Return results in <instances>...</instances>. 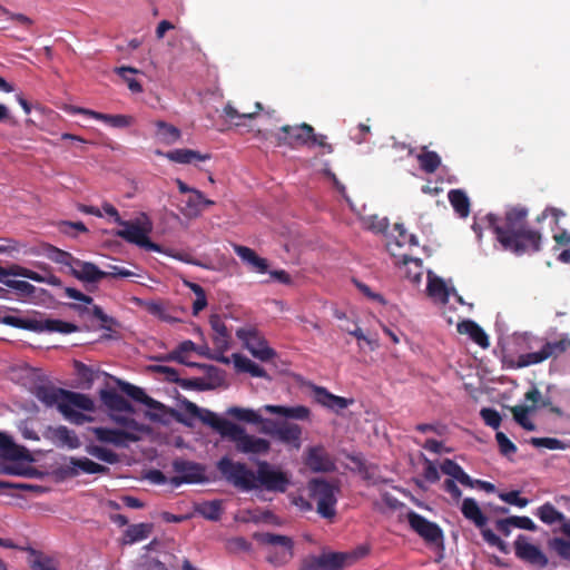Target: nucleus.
Returning <instances> with one entry per match:
<instances>
[{"label":"nucleus","instance_id":"25","mask_svg":"<svg viewBox=\"0 0 570 570\" xmlns=\"http://www.w3.org/2000/svg\"><path fill=\"white\" fill-rule=\"evenodd\" d=\"M66 471L70 475H79L80 473L86 474H104L109 471L105 465L98 464L88 458H69L66 465Z\"/></svg>","mask_w":570,"mask_h":570},{"label":"nucleus","instance_id":"7","mask_svg":"<svg viewBox=\"0 0 570 570\" xmlns=\"http://www.w3.org/2000/svg\"><path fill=\"white\" fill-rule=\"evenodd\" d=\"M257 541L263 544L266 560L275 567L288 563L294 557V541L291 537L264 532L256 534Z\"/></svg>","mask_w":570,"mask_h":570},{"label":"nucleus","instance_id":"4","mask_svg":"<svg viewBox=\"0 0 570 570\" xmlns=\"http://www.w3.org/2000/svg\"><path fill=\"white\" fill-rule=\"evenodd\" d=\"M267 412L286 419L306 421L309 420L311 411L304 405L285 406V405H273L266 404L261 410L256 411L248 407L230 406L226 410V415L249 424H263L265 425V419H263L261 412Z\"/></svg>","mask_w":570,"mask_h":570},{"label":"nucleus","instance_id":"28","mask_svg":"<svg viewBox=\"0 0 570 570\" xmlns=\"http://www.w3.org/2000/svg\"><path fill=\"white\" fill-rule=\"evenodd\" d=\"M77 112L89 116L96 120L104 121L110 127L114 128H127L129 127L134 119L131 116L127 115H108V114H101L98 111H94L90 109L79 108Z\"/></svg>","mask_w":570,"mask_h":570},{"label":"nucleus","instance_id":"31","mask_svg":"<svg viewBox=\"0 0 570 570\" xmlns=\"http://www.w3.org/2000/svg\"><path fill=\"white\" fill-rule=\"evenodd\" d=\"M101 400L111 413H129L134 414L135 410L131 403L122 395L114 391H104Z\"/></svg>","mask_w":570,"mask_h":570},{"label":"nucleus","instance_id":"3","mask_svg":"<svg viewBox=\"0 0 570 570\" xmlns=\"http://www.w3.org/2000/svg\"><path fill=\"white\" fill-rule=\"evenodd\" d=\"M18 276L52 286L61 284L60 279L49 272L40 274L20 265H13L9 268L0 266V284L13 289L19 296L32 297L36 293V287L26 281L16 279L14 277Z\"/></svg>","mask_w":570,"mask_h":570},{"label":"nucleus","instance_id":"40","mask_svg":"<svg viewBox=\"0 0 570 570\" xmlns=\"http://www.w3.org/2000/svg\"><path fill=\"white\" fill-rule=\"evenodd\" d=\"M121 391L125 392L128 396L138 401L149 409H160L161 403L148 396L145 391L138 386H135L130 383H121Z\"/></svg>","mask_w":570,"mask_h":570},{"label":"nucleus","instance_id":"60","mask_svg":"<svg viewBox=\"0 0 570 570\" xmlns=\"http://www.w3.org/2000/svg\"><path fill=\"white\" fill-rule=\"evenodd\" d=\"M32 570H59L57 561L49 557L38 556L31 563Z\"/></svg>","mask_w":570,"mask_h":570},{"label":"nucleus","instance_id":"41","mask_svg":"<svg viewBox=\"0 0 570 570\" xmlns=\"http://www.w3.org/2000/svg\"><path fill=\"white\" fill-rule=\"evenodd\" d=\"M155 126L157 129L156 135L161 142L173 145L180 139L181 134L177 127L163 120H157Z\"/></svg>","mask_w":570,"mask_h":570},{"label":"nucleus","instance_id":"55","mask_svg":"<svg viewBox=\"0 0 570 570\" xmlns=\"http://www.w3.org/2000/svg\"><path fill=\"white\" fill-rule=\"evenodd\" d=\"M49 258L57 264L68 267L69 271L71 269V263L76 261V257L71 254L55 247L50 249Z\"/></svg>","mask_w":570,"mask_h":570},{"label":"nucleus","instance_id":"42","mask_svg":"<svg viewBox=\"0 0 570 570\" xmlns=\"http://www.w3.org/2000/svg\"><path fill=\"white\" fill-rule=\"evenodd\" d=\"M404 275L413 284H420L423 276L422 261L419 258H407L403 261Z\"/></svg>","mask_w":570,"mask_h":570},{"label":"nucleus","instance_id":"12","mask_svg":"<svg viewBox=\"0 0 570 570\" xmlns=\"http://www.w3.org/2000/svg\"><path fill=\"white\" fill-rule=\"evenodd\" d=\"M289 485V476L279 468L272 465L266 461L257 463L255 472V489H264L271 492H285Z\"/></svg>","mask_w":570,"mask_h":570},{"label":"nucleus","instance_id":"16","mask_svg":"<svg viewBox=\"0 0 570 570\" xmlns=\"http://www.w3.org/2000/svg\"><path fill=\"white\" fill-rule=\"evenodd\" d=\"M406 520L410 527L428 543L442 544L443 531L436 523L429 521L414 511L407 512Z\"/></svg>","mask_w":570,"mask_h":570},{"label":"nucleus","instance_id":"1","mask_svg":"<svg viewBox=\"0 0 570 570\" xmlns=\"http://www.w3.org/2000/svg\"><path fill=\"white\" fill-rule=\"evenodd\" d=\"M527 215L524 207H511L505 213L503 225H498L495 216H488L489 224L504 249L518 255L539 250L541 236L527 227Z\"/></svg>","mask_w":570,"mask_h":570},{"label":"nucleus","instance_id":"51","mask_svg":"<svg viewBox=\"0 0 570 570\" xmlns=\"http://www.w3.org/2000/svg\"><path fill=\"white\" fill-rule=\"evenodd\" d=\"M530 444L534 448H544L548 450H564L566 444L556 438H531Z\"/></svg>","mask_w":570,"mask_h":570},{"label":"nucleus","instance_id":"56","mask_svg":"<svg viewBox=\"0 0 570 570\" xmlns=\"http://www.w3.org/2000/svg\"><path fill=\"white\" fill-rule=\"evenodd\" d=\"M299 570H325L323 553L307 556L302 560Z\"/></svg>","mask_w":570,"mask_h":570},{"label":"nucleus","instance_id":"32","mask_svg":"<svg viewBox=\"0 0 570 570\" xmlns=\"http://www.w3.org/2000/svg\"><path fill=\"white\" fill-rule=\"evenodd\" d=\"M281 130L284 132V137H281L283 144L288 145L293 148L301 146H308L309 138H307V130L303 129V124L298 126H283Z\"/></svg>","mask_w":570,"mask_h":570},{"label":"nucleus","instance_id":"26","mask_svg":"<svg viewBox=\"0 0 570 570\" xmlns=\"http://www.w3.org/2000/svg\"><path fill=\"white\" fill-rule=\"evenodd\" d=\"M314 397L317 403L334 412H340L353 403L352 399L334 395L326 389L320 386L314 389Z\"/></svg>","mask_w":570,"mask_h":570},{"label":"nucleus","instance_id":"29","mask_svg":"<svg viewBox=\"0 0 570 570\" xmlns=\"http://www.w3.org/2000/svg\"><path fill=\"white\" fill-rule=\"evenodd\" d=\"M0 455L6 460L18 461L27 458V450L17 445L8 433L0 431Z\"/></svg>","mask_w":570,"mask_h":570},{"label":"nucleus","instance_id":"13","mask_svg":"<svg viewBox=\"0 0 570 570\" xmlns=\"http://www.w3.org/2000/svg\"><path fill=\"white\" fill-rule=\"evenodd\" d=\"M261 431L281 443L293 446L294 449L298 450L301 448L302 428L298 424L287 421L277 422L266 420L265 425L262 426Z\"/></svg>","mask_w":570,"mask_h":570},{"label":"nucleus","instance_id":"53","mask_svg":"<svg viewBox=\"0 0 570 570\" xmlns=\"http://www.w3.org/2000/svg\"><path fill=\"white\" fill-rule=\"evenodd\" d=\"M303 129L307 130V138H309V147L320 146L326 148L328 153H332L333 148L331 145L326 142V136L315 134L314 128L305 122L303 124Z\"/></svg>","mask_w":570,"mask_h":570},{"label":"nucleus","instance_id":"36","mask_svg":"<svg viewBox=\"0 0 570 570\" xmlns=\"http://www.w3.org/2000/svg\"><path fill=\"white\" fill-rule=\"evenodd\" d=\"M441 471L449 475L452 480L460 482L462 485L472 488L474 481L464 472V470L454 461L446 459L440 466Z\"/></svg>","mask_w":570,"mask_h":570},{"label":"nucleus","instance_id":"54","mask_svg":"<svg viewBox=\"0 0 570 570\" xmlns=\"http://www.w3.org/2000/svg\"><path fill=\"white\" fill-rule=\"evenodd\" d=\"M495 440L502 455L510 456L517 452V446L503 432H497Z\"/></svg>","mask_w":570,"mask_h":570},{"label":"nucleus","instance_id":"38","mask_svg":"<svg viewBox=\"0 0 570 570\" xmlns=\"http://www.w3.org/2000/svg\"><path fill=\"white\" fill-rule=\"evenodd\" d=\"M151 523H136L127 528L124 534V544H132L147 539L153 531Z\"/></svg>","mask_w":570,"mask_h":570},{"label":"nucleus","instance_id":"24","mask_svg":"<svg viewBox=\"0 0 570 570\" xmlns=\"http://www.w3.org/2000/svg\"><path fill=\"white\" fill-rule=\"evenodd\" d=\"M186 411L191 416L199 419L202 422L215 429L223 438L225 436V424L233 423L228 420L219 419L214 412L206 409H202L191 402H188L186 404Z\"/></svg>","mask_w":570,"mask_h":570},{"label":"nucleus","instance_id":"58","mask_svg":"<svg viewBox=\"0 0 570 570\" xmlns=\"http://www.w3.org/2000/svg\"><path fill=\"white\" fill-rule=\"evenodd\" d=\"M365 228L374 233H383L386 230L389 223L386 218H379L376 216H368L363 219Z\"/></svg>","mask_w":570,"mask_h":570},{"label":"nucleus","instance_id":"27","mask_svg":"<svg viewBox=\"0 0 570 570\" xmlns=\"http://www.w3.org/2000/svg\"><path fill=\"white\" fill-rule=\"evenodd\" d=\"M145 307L151 315L166 323L175 324L181 322V318L178 315L179 312H183L181 308L156 301L146 302Z\"/></svg>","mask_w":570,"mask_h":570},{"label":"nucleus","instance_id":"34","mask_svg":"<svg viewBox=\"0 0 570 570\" xmlns=\"http://www.w3.org/2000/svg\"><path fill=\"white\" fill-rule=\"evenodd\" d=\"M461 512L465 519L473 522L478 528L482 529L488 522L487 517L483 514L476 501L472 498H465L463 500Z\"/></svg>","mask_w":570,"mask_h":570},{"label":"nucleus","instance_id":"48","mask_svg":"<svg viewBox=\"0 0 570 570\" xmlns=\"http://www.w3.org/2000/svg\"><path fill=\"white\" fill-rule=\"evenodd\" d=\"M204 200V194L198 189L193 190L188 197L183 214L187 217H197L202 213V202Z\"/></svg>","mask_w":570,"mask_h":570},{"label":"nucleus","instance_id":"14","mask_svg":"<svg viewBox=\"0 0 570 570\" xmlns=\"http://www.w3.org/2000/svg\"><path fill=\"white\" fill-rule=\"evenodd\" d=\"M175 476L169 479V484L177 488L184 483L194 484L206 481L205 466L183 459L173 462Z\"/></svg>","mask_w":570,"mask_h":570},{"label":"nucleus","instance_id":"59","mask_svg":"<svg viewBox=\"0 0 570 570\" xmlns=\"http://www.w3.org/2000/svg\"><path fill=\"white\" fill-rule=\"evenodd\" d=\"M499 498L503 502L517 505L519 508H524L530 502L528 499L521 498L519 491L502 492L499 494Z\"/></svg>","mask_w":570,"mask_h":570},{"label":"nucleus","instance_id":"11","mask_svg":"<svg viewBox=\"0 0 570 570\" xmlns=\"http://www.w3.org/2000/svg\"><path fill=\"white\" fill-rule=\"evenodd\" d=\"M119 226H121V229L116 232L117 236L145 249L160 252V247L150 242L148 237L151 230V223L146 216L135 222L122 220Z\"/></svg>","mask_w":570,"mask_h":570},{"label":"nucleus","instance_id":"63","mask_svg":"<svg viewBox=\"0 0 570 570\" xmlns=\"http://www.w3.org/2000/svg\"><path fill=\"white\" fill-rule=\"evenodd\" d=\"M483 539L492 547H497L501 551H505V543L490 529L481 530Z\"/></svg>","mask_w":570,"mask_h":570},{"label":"nucleus","instance_id":"47","mask_svg":"<svg viewBox=\"0 0 570 570\" xmlns=\"http://www.w3.org/2000/svg\"><path fill=\"white\" fill-rule=\"evenodd\" d=\"M115 72L119 75L122 80L127 83L128 89L134 94H139L142 91L141 83L134 78V75L138 73L139 70L131 67H118L115 69Z\"/></svg>","mask_w":570,"mask_h":570},{"label":"nucleus","instance_id":"50","mask_svg":"<svg viewBox=\"0 0 570 570\" xmlns=\"http://www.w3.org/2000/svg\"><path fill=\"white\" fill-rule=\"evenodd\" d=\"M421 168L426 173H434L441 164L439 155L434 151H426L417 156Z\"/></svg>","mask_w":570,"mask_h":570},{"label":"nucleus","instance_id":"15","mask_svg":"<svg viewBox=\"0 0 570 570\" xmlns=\"http://www.w3.org/2000/svg\"><path fill=\"white\" fill-rule=\"evenodd\" d=\"M236 336L244 343L250 354L259 361L266 362L276 355L275 351L268 346L267 341L254 328H238Z\"/></svg>","mask_w":570,"mask_h":570},{"label":"nucleus","instance_id":"45","mask_svg":"<svg viewBox=\"0 0 570 570\" xmlns=\"http://www.w3.org/2000/svg\"><path fill=\"white\" fill-rule=\"evenodd\" d=\"M210 326L215 332V344L219 348H226L228 344V331L218 315H212L209 320Z\"/></svg>","mask_w":570,"mask_h":570},{"label":"nucleus","instance_id":"37","mask_svg":"<svg viewBox=\"0 0 570 570\" xmlns=\"http://www.w3.org/2000/svg\"><path fill=\"white\" fill-rule=\"evenodd\" d=\"M232 360L234 363L235 368L238 372L249 373L254 377H266V371L257 365L255 362H253L247 356H244L238 353H234L232 355Z\"/></svg>","mask_w":570,"mask_h":570},{"label":"nucleus","instance_id":"49","mask_svg":"<svg viewBox=\"0 0 570 570\" xmlns=\"http://www.w3.org/2000/svg\"><path fill=\"white\" fill-rule=\"evenodd\" d=\"M87 452L94 458L109 464H115L119 461L118 454L107 448L90 445L87 448Z\"/></svg>","mask_w":570,"mask_h":570},{"label":"nucleus","instance_id":"39","mask_svg":"<svg viewBox=\"0 0 570 570\" xmlns=\"http://www.w3.org/2000/svg\"><path fill=\"white\" fill-rule=\"evenodd\" d=\"M535 515L546 524L552 525L560 523L563 527L564 521H568L563 513L558 511L551 503L547 502L539 507L535 511Z\"/></svg>","mask_w":570,"mask_h":570},{"label":"nucleus","instance_id":"8","mask_svg":"<svg viewBox=\"0 0 570 570\" xmlns=\"http://www.w3.org/2000/svg\"><path fill=\"white\" fill-rule=\"evenodd\" d=\"M307 490L309 497L317 503V512L323 518H333L336 513L335 505L340 491L338 484L334 481L315 478L308 482Z\"/></svg>","mask_w":570,"mask_h":570},{"label":"nucleus","instance_id":"5","mask_svg":"<svg viewBox=\"0 0 570 570\" xmlns=\"http://www.w3.org/2000/svg\"><path fill=\"white\" fill-rule=\"evenodd\" d=\"M525 338L529 340L528 347H538V351L520 354L517 358V367H527L542 363L550 357H558L570 347V338L567 335H562L556 342L543 341L528 335Z\"/></svg>","mask_w":570,"mask_h":570},{"label":"nucleus","instance_id":"22","mask_svg":"<svg viewBox=\"0 0 570 570\" xmlns=\"http://www.w3.org/2000/svg\"><path fill=\"white\" fill-rule=\"evenodd\" d=\"M453 287H449L445 282L434 275L431 271L428 272V286L426 294L438 305H445L451 298Z\"/></svg>","mask_w":570,"mask_h":570},{"label":"nucleus","instance_id":"30","mask_svg":"<svg viewBox=\"0 0 570 570\" xmlns=\"http://www.w3.org/2000/svg\"><path fill=\"white\" fill-rule=\"evenodd\" d=\"M158 154L177 164H195L197 161H205L210 159L209 154H200L197 150L185 148L170 150L168 153L158 151Z\"/></svg>","mask_w":570,"mask_h":570},{"label":"nucleus","instance_id":"57","mask_svg":"<svg viewBox=\"0 0 570 570\" xmlns=\"http://www.w3.org/2000/svg\"><path fill=\"white\" fill-rule=\"evenodd\" d=\"M480 415H481L482 420L484 421V423L488 426H491L492 429H498L501 424V416H500L499 412L494 409L483 407L480 411Z\"/></svg>","mask_w":570,"mask_h":570},{"label":"nucleus","instance_id":"21","mask_svg":"<svg viewBox=\"0 0 570 570\" xmlns=\"http://www.w3.org/2000/svg\"><path fill=\"white\" fill-rule=\"evenodd\" d=\"M69 273L83 283H97L107 277L105 271H101L94 263L85 262L78 258L71 263V269Z\"/></svg>","mask_w":570,"mask_h":570},{"label":"nucleus","instance_id":"18","mask_svg":"<svg viewBox=\"0 0 570 570\" xmlns=\"http://www.w3.org/2000/svg\"><path fill=\"white\" fill-rule=\"evenodd\" d=\"M366 553L367 549L364 547L348 552H323L325 570H341L353 564Z\"/></svg>","mask_w":570,"mask_h":570},{"label":"nucleus","instance_id":"52","mask_svg":"<svg viewBox=\"0 0 570 570\" xmlns=\"http://www.w3.org/2000/svg\"><path fill=\"white\" fill-rule=\"evenodd\" d=\"M200 514L212 521H217L222 514V507L219 501L205 502L199 508Z\"/></svg>","mask_w":570,"mask_h":570},{"label":"nucleus","instance_id":"10","mask_svg":"<svg viewBox=\"0 0 570 570\" xmlns=\"http://www.w3.org/2000/svg\"><path fill=\"white\" fill-rule=\"evenodd\" d=\"M217 469L224 479L235 488L243 491L255 490V472L249 470L245 463L223 456L217 462Z\"/></svg>","mask_w":570,"mask_h":570},{"label":"nucleus","instance_id":"43","mask_svg":"<svg viewBox=\"0 0 570 570\" xmlns=\"http://www.w3.org/2000/svg\"><path fill=\"white\" fill-rule=\"evenodd\" d=\"M514 421L527 431H534L535 424L530 420L529 414L534 412V406L515 405L511 407Z\"/></svg>","mask_w":570,"mask_h":570},{"label":"nucleus","instance_id":"44","mask_svg":"<svg viewBox=\"0 0 570 570\" xmlns=\"http://www.w3.org/2000/svg\"><path fill=\"white\" fill-rule=\"evenodd\" d=\"M129 413H111V420L121 425L127 432H132L136 434H140L147 431L146 426L138 423L135 419L128 416Z\"/></svg>","mask_w":570,"mask_h":570},{"label":"nucleus","instance_id":"61","mask_svg":"<svg viewBox=\"0 0 570 570\" xmlns=\"http://www.w3.org/2000/svg\"><path fill=\"white\" fill-rule=\"evenodd\" d=\"M109 271H105V274H107V277H115V278H129L134 276H140V274L130 271L128 268H125L122 266L117 265H109Z\"/></svg>","mask_w":570,"mask_h":570},{"label":"nucleus","instance_id":"46","mask_svg":"<svg viewBox=\"0 0 570 570\" xmlns=\"http://www.w3.org/2000/svg\"><path fill=\"white\" fill-rule=\"evenodd\" d=\"M449 200L453 206L454 210L461 216L466 217L469 215V198L460 189H453L449 193Z\"/></svg>","mask_w":570,"mask_h":570},{"label":"nucleus","instance_id":"33","mask_svg":"<svg viewBox=\"0 0 570 570\" xmlns=\"http://www.w3.org/2000/svg\"><path fill=\"white\" fill-rule=\"evenodd\" d=\"M234 250L244 263L248 264L256 272L261 274L267 272V261L259 257L252 248L242 245H234Z\"/></svg>","mask_w":570,"mask_h":570},{"label":"nucleus","instance_id":"64","mask_svg":"<svg viewBox=\"0 0 570 570\" xmlns=\"http://www.w3.org/2000/svg\"><path fill=\"white\" fill-rule=\"evenodd\" d=\"M423 475L426 481L434 483L440 479L436 465L429 459L424 458Z\"/></svg>","mask_w":570,"mask_h":570},{"label":"nucleus","instance_id":"23","mask_svg":"<svg viewBox=\"0 0 570 570\" xmlns=\"http://www.w3.org/2000/svg\"><path fill=\"white\" fill-rule=\"evenodd\" d=\"M46 438L58 448L75 450L81 445L78 435L72 430L63 425L49 428L46 432Z\"/></svg>","mask_w":570,"mask_h":570},{"label":"nucleus","instance_id":"35","mask_svg":"<svg viewBox=\"0 0 570 570\" xmlns=\"http://www.w3.org/2000/svg\"><path fill=\"white\" fill-rule=\"evenodd\" d=\"M458 331L461 334H466L469 337L483 348L489 346V338L485 332L473 321L466 320L458 325Z\"/></svg>","mask_w":570,"mask_h":570},{"label":"nucleus","instance_id":"19","mask_svg":"<svg viewBox=\"0 0 570 570\" xmlns=\"http://www.w3.org/2000/svg\"><path fill=\"white\" fill-rule=\"evenodd\" d=\"M515 554L534 566L544 567L548 563V559L539 547L529 542L524 535H519L514 541Z\"/></svg>","mask_w":570,"mask_h":570},{"label":"nucleus","instance_id":"2","mask_svg":"<svg viewBox=\"0 0 570 570\" xmlns=\"http://www.w3.org/2000/svg\"><path fill=\"white\" fill-rule=\"evenodd\" d=\"M37 399L48 407H57L63 417L72 424L82 425L92 417L82 413L95 410L94 401L81 393L70 392L51 386H40L36 391Z\"/></svg>","mask_w":570,"mask_h":570},{"label":"nucleus","instance_id":"6","mask_svg":"<svg viewBox=\"0 0 570 570\" xmlns=\"http://www.w3.org/2000/svg\"><path fill=\"white\" fill-rule=\"evenodd\" d=\"M225 436L235 444L237 452L253 455H265L271 450V442L264 438L247 433L246 429L236 424H225Z\"/></svg>","mask_w":570,"mask_h":570},{"label":"nucleus","instance_id":"20","mask_svg":"<svg viewBox=\"0 0 570 570\" xmlns=\"http://www.w3.org/2000/svg\"><path fill=\"white\" fill-rule=\"evenodd\" d=\"M304 462L313 472H328L334 462L323 446H311L306 450Z\"/></svg>","mask_w":570,"mask_h":570},{"label":"nucleus","instance_id":"62","mask_svg":"<svg viewBox=\"0 0 570 570\" xmlns=\"http://www.w3.org/2000/svg\"><path fill=\"white\" fill-rule=\"evenodd\" d=\"M345 332L355 336L358 341H364L371 347V350H375L379 346L377 341L374 338L367 337L363 333L362 328L360 326H357L356 324H354L353 328H345Z\"/></svg>","mask_w":570,"mask_h":570},{"label":"nucleus","instance_id":"9","mask_svg":"<svg viewBox=\"0 0 570 570\" xmlns=\"http://www.w3.org/2000/svg\"><path fill=\"white\" fill-rule=\"evenodd\" d=\"M3 323L7 325H11L13 327L29 330L33 332H58V333H73L77 331V326L62 322L60 320L43 317V316H31L26 318H20L16 316H6L3 318Z\"/></svg>","mask_w":570,"mask_h":570},{"label":"nucleus","instance_id":"17","mask_svg":"<svg viewBox=\"0 0 570 570\" xmlns=\"http://www.w3.org/2000/svg\"><path fill=\"white\" fill-rule=\"evenodd\" d=\"M92 432L98 441L119 448H127L129 443L140 440V435L121 429L95 428Z\"/></svg>","mask_w":570,"mask_h":570}]
</instances>
